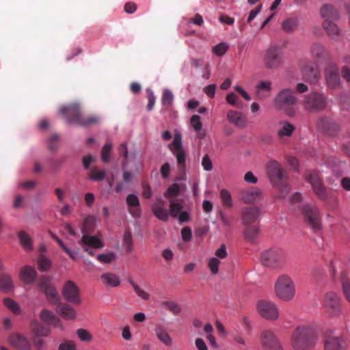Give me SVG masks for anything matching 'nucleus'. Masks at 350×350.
Masks as SVG:
<instances>
[{
    "label": "nucleus",
    "mask_w": 350,
    "mask_h": 350,
    "mask_svg": "<svg viewBox=\"0 0 350 350\" xmlns=\"http://www.w3.org/2000/svg\"><path fill=\"white\" fill-rule=\"evenodd\" d=\"M267 174L273 185L280 191V198H284L291 190L286 170L279 162L273 160L267 164Z\"/></svg>",
    "instance_id": "1"
},
{
    "label": "nucleus",
    "mask_w": 350,
    "mask_h": 350,
    "mask_svg": "<svg viewBox=\"0 0 350 350\" xmlns=\"http://www.w3.org/2000/svg\"><path fill=\"white\" fill-rule=\"evenodd\" d=\"M267 174L273 185L280 191V198H284L291 190L286 170L279 162L273 160L267 164Z\"/></svg>",
    "instance_id": "2"
},
{
    "label": "nucleus",
    "mask_w": 350,
    "mask_h": 350,
    "mask_svg": "<svg viewBox=\"0 0 350 350\" xmlns=\"http://www.w3.org/2000/svg\"><path fill=\"white\" fill-rule=\"evenodd\" d=\"M60 112L68 122L81 126L97 124L100 122L99 118L96 116L83 115L81 111V107L77 103H72L68 106L62 107Z\"/></svg>",
    "instance_id": "3"
},
{
    "label": "nucleus",
    "mask_w": 350,
    "mask_h": 350,
    "mask_svg": "<svg viewBox=\"0 0 350 350\" xmlns=\"http://www.w3.org/2000/svg\"><path fill=\"white\" fill-rule=\"evenodd\" d=\"M274 292L276 297L284 301H291L295 296V284L291 277L286 274L280 275L274 284Z\"/></svg>",
    "instance_id": "4"
},
{
    "label": "nucleus",
    "mask_w": 350,
    "mask_h": 350,
    "mask_svg": "<svg viewBox=\"0 0 350 350\" xmlns=\"http://www.w3.org/2000/svg\"><path fill=\"white\" fill-rule=\"evenodd\" d=\"M349 267H350V257L346 258L344 260L337 258L332 262V273L336 275L339 273L343 295L350 303V279L347 277L345 270Z\"/></svg>",
    "instance_id": "5"
},
{
    "label": "nucleus",
    "mask_w": 350,
    "mask_h": 350,
    "mask_svg": "<svg viewBox=\"0 0 350 350\" xmlns=\"http://www.w3.org/2000/svg\"><path fill=\"white\" fill-rule=\"evenodd\" d=\"M317 340L318 337L312 329H295L292 334V345L295 350H309Z\"/></svg>",
    "instance_id": "6"
},
{
    "label": "nucleus",
    "mask_w": 350,
    "mask_h": 350,
    "mask_svg": "<svg viewBox=\"0 0 350 350\" xmlns=\"http://www.w3.org/2000/svg\"><path fill=\"white\" fill-rule=\"evenodd\" d=\"M297 103L295 93L291 89L281 90L274 98V104L276 107L284 110L289 116H293L295 113L293 106Z\"/></svg>",
    "instance_id": "7"
},
{
    "label": "nucleus",
    "mask_w": 350,
    "mask_h": 350,
    "mask_svg": "<svg viewBox=\"0 0 350 350\" xmlns=\"http://www.w3.org/2000/svg\"><path fill=\"white\" fill-rule=\"evenodd\" d=\"M262 62L265 67L268 70L278 68L284 62L282 49L277 45L269 46L265 51Z\"/></svg>",
    "instance_id": "8"
},
{
    "label": "nucleus",
    "mask_w": 350,
    "mask_h": 350,
    "mask_svg": "<svg viewBox=\"0 0 350 350\" xmlns=\"http://www.w3.org/2000/svg\"><path fill=\"white\" fill-rule=\"evenodd\" d=\"M327 105V100L325 95L317 91L306 95L303 100L304 108L310 112L323 111Z\"/></svg>",
    "instance_id": "9"
},
{
    "label": "nucleus",
    "mask_w": 350,
    "mask_h": 350,
    "mask_svg": "<svg viewBox=\"0 0 350 350\" xmlns=\"http://www.w3.org/2000/svg\"><path fill=\"white\" fill-rule=\"evenodd\" d=\"M260 259L263 265L277 268L285 262L286 255L283 250L275 247L262 252Z\"/></svg>",
    "instance_id": "10"
},
{
    "label": "nucleus",
    "mask_w": 350,
    "mask_h": 350,
    "mask_svg": "<svg viewBox=\"0 0 350 350\" xmlns=\"http://www.w3.org/2000/svg\"><path fill=\"white\" fill-rule=\"evenodd\" d=\"M305 176L307 181L312 185L314 193L317 198L322 201H327L330 195L327 188L323 185L319 173L314 170H308Z\"/></svg>",
    "instance_id": "11"
},
{
    "label": "nucleus",
    "mask_w": 350,
    "mask_h": 350,
    "mask_svg": "<svg viewBox=\"0 0 350 350\" xmlns=\"http://www.w3.org/2000/svg\"><path fill=\"white\" fill-rule=\"evenodd\" d=\"M301 213L305 223L314 230L321 228V219L319 209L310 204L303 206Z\"/></svg>",
    "instance_id": "12"
},
{
    "label": "nucleus",
    "mask_w": 350,
    "mask_h": 350,
    "mask_svg": "<svg viewBox=\"0 0 350 350\" xmlns=\"http://www.w3.org/2000/svg\"><path fill=\"white\" fill-rule=\"evenodd\" d=\"M258 314L267 320L275 321L279 317L277 305L271 301L260 300L256 304Z\"/></svg>",
    "instance_id": "13"
},
{
    "label": "nucleus",
    "mask_w": 350,
    "mask_h": 350,
    "mask_svg": "<svg viewBox=\"0 0 350 350\" xmlns=\"http://www.w3.org/2000/svg\"><path fill=\"white\" fill-rule=\"evenodd\" d=\"M323 304L330 316L338 317L340 314L342 310L341 300L336 293L329 291L325 293Z\"/></svg>",
    "instance_id": "14"
},
{
    "label": "nucleus",
    "mask_w": 350,
    "mask_h": 350,
    "mask_svg": "<svg viewBox=\"0 0 350 350\" xmlns=\"http://www.w3.org/2000/svg\"><path fill=\"white\" fill-rule=\"evenodd\" d=\"M40 289L44 293L47 301L53 305L60 302V297L57 289L50 283V279L46 276H42L38 281Z\"/></svg>",
    "instance_id": "15"
},
{
    "label": "nucleus",
    "mask_w": 350,
    "mask_h": 350,
    "mask_svg": "<svg viewBox=\"0 0 350 350\" xmlns=\"http://www.w3.org/2000/svg\"><path fill=\"white\" fill-rule=\"evenodd\" d=\"M62 294L64 299L69 303L77 305L81 303L80 289L72 280H68L64 284Z\"/></svg>",
    "instance_id": "16"
},
{
    "label": "nucleus",
    "mask_w": 350,
    "mask_h": 350,
    "mask_svg": "<svg viewBox=\"0 0 350 350\" xmlns=\"http://www.w3.org/2000/svg\"><path fill=\"white\" fill-rule=\"evenodd\" d=\"M299 66L304 81L310 83H316L319 81V70L310 60H301Z\"/></svg>",
    "instance_id": "17"
},
{
    "label": "nucleus",
    "mask_w": 350,
    "mask_h": 350,
    "mask_svg": "<svg viewBox=\"0 0 350 350\" xmlns=\"http://www.w3.org/2000/svg\"><path fill=\"white\" fill-rule=\"evenodd\" d=\"M325 350H345L346 344L342 336L334 334L333 329H329L325 334L324 340Z\"/></svg>",
    "instance_id": "18"
},
{
    "label": "nucleus",
    "mask_w": 350,
    "mask_h": 350,
    "mask_svg": "<svg viewBox=\"0 0 350 350\" xmlns=\"http://www.w3.org/2000/svg\"><path fill=\"white\" fill-rule=\"evenodd\" d=\"M261 343L265 350H283L282 345L270 330L261 334Z\"/></svg>",
    "instance_id": "19"
},
{
    "label": "nucleus",
    "mask_w": 350,
    "mask_h": 350,
    "mask_svg": "<svg viewBox=\"0 0 350 350\" xmlns=\"http://www.w3.org/2000/svg\"><path fill=\"white\" fill-rule=\"evenodd\" d=\"M317 126L319 130L329 136L335 135L339 129L338 125L335 122L326 117L320 118L317 123Z\"/></svg>",
    "instance_id": "20"
},
{
    "label": "nucleus",
    "mask_w": 350,
    "mask_h": 350,
    "mask_svg": "<svg viewBox=\"0 0 350 350\" xmlns=\"http://www.w3.org/2000/svg\"><path fill=\"white\" fill-rule=\"evenodd\" d=\"M325 78L329 88L336 89L340 85L338 69L334 66H330L325 72Z\"/></svg>",
    "instance_id": "21"
},
{
    "label": "nucleus",
    "mask_w": 350,
    "mask_h": 350,
    "mask_svg": "<svg viewBox=\"0 0 350 350\" xmlns=\"http://www.w3.org/2000/svg\"><path fill=\"white\" fill-rule=\"evenodd\" d=\"M260 210L258 207H246L243 209L241 218L244 225H251L259 218Z\"/></svg>",
    "instance_id": "22"
},
{
    "label": "nucleus",
    "mask_w": 350,
    "mask_h": 350,
    "mask_svg": "<svg viewBox=\"0 0 350 350\" xmlns=\"http://www.w3.org/2000/svg\"><path fill=\"white\" fill-rule=\"evenodd\" d=\"M152 211L154 216L161 221H166L169 219V211L166 208L165 202L159 199L152 205Z\"/></svg>",
    "instance_id": "23"
},
{
    "label": "nucleus",
    "mask_w": 350,
    "mask_h": 350,
    "mask_svg": "<svg viewBox=\"0 0 350 350\" xmlns=\"http://www.w3.org/2000/svg\"><path fill=\"white\" fill-rule=\"evenodd\" d=\"M79 244L82 248L100 249L104 247V243L100 239L90 234H83L79 241Z\"/></svg>",
    "instance_id": "24"
},
{
    "label": "nucleus",
    "mask_w": 350,
    "mask_h": 350,
    "mask_svg": "<svg viewBox=\"0 0 350 350\" xmlns=\"http://www.w3.org/2000/svg\"><path fill=\"white\" fill-rule=\"evenodd\" d=\"M241 199L245 204L256 203L262 199L261 191L257 188L244 190L241 193Z\"/></svg>",
    "instance_id": "25"
},
{
    "label": "nucleus",
    "mask_w": 350,
    "mask_h": 350,
    "mask_svg": "<svg viewBox=\"0 0 350 350\" xmlns=\"http://www.w3.org/2000/svg\"><path fill=\"white\" fill-rule=\"evenodd\" d=\"M128 211L133 217H139L141 215L140 204L138 197L135 194H129L126 199Z\"/></svg>",
    "instance_id": "26"
},
{
    "label": "nucleus",
    "mask_w": 350,
    "mask_h": 350,
    "mask_svg": "<svg viewBox=\"0 0 350 350\" xmlns=\"http://www.w3.org/2000/svg\"><path fill=\"white\" fill-rule=\"evenodd\" d=\"M327 36L335 41H339L342 37L340 29L338 27L329 20H325L322 24Z\"/></svg>",
    "instance_id": "27"
},
{
    "label": "nucleus",
    "mask_w": 350,
    "mask_h": 350,
    "mask_svg": "<svg viewBox=\"0 0 350 350\" xmlns=\"http://www.w3.org/2000/svg\"><path fill=\"white\" fill-rule=\"evenodd\" d=\"M56 312L64 319L67 320L74 319L76 317V311L72 306L61 301L56 305Z\"/></svg>",
    "instance_id": "28"
},
{
    "label": "nucleus",
    "mask_w": 350,
    "mask_h": 350,
    "mask_svg": "<svg viewBox=\"0 0 350 350\" xmlns=\"http://www.w3.org/2000/svg\"><path fill=\"white\" fill-rule=\"evenodd\" d=\"M310 53L314 59L318 61H322L329 57V52L323 44L315 42L312 44L310 48Z\"/></svg>",
    "instance_id": "29"
},
{
    "label": "nucleus",
    "mask_w": 350,
    "mask_h": 350,
    "mask_svg": "<svg viewBox=\"0 0 350 350\" xmlns=\"http://www.w3.org/2000/svg\"><path fill=\"white\" fill-rule=\"evenodd\" d=\"M40 318L46 325L54 327L60 325L59 319L49 310L43 309L40 312Z\"/></svg>",
    "instance_id": "30"
},
{
    "label": "nucleus",
    "mask_w": 350,
    "mask_h": 350,
    "mask_svg": "<svg viewBox=\"0 0 350 350\" xmlns=\"http://www.w3.org/2000/svg\"><path fill=\"white\" fill-rule=\"evenodd\" d=\"M37 276L36 269L29 265L23 267L20 271V277L25 284H30L34 282Z\"/></svg>",
    "instance_id": "31"
},
{
    "label": "nucleus",
    "mask_w": 350,
    "mask_h": 350,
    "mask_svg": "<svg viewBox=\"0 0 350 350\" xmlns=\"http://www.w3.org/2000/svg\"><path fill=\"white\" fill-rule=\"evenodd\" d=\"M10 343L21 350H29L31 345L26 338L19 334H14L10 337Z\"/></svg>",
    "instance_id": "32"
},
{
    "label": "nucleus",
    "mask_w": 350,
    "mask_h": 350,
    "mask_svg": "<svg viewBox=\"0 0 350 350\" xmlns=\"http://www.w3.org/2000/svg\"><path fill=\"white\" fill-rule=\"evenodd\" d=\"M295 130L293 124L288 122H280L277 131L280 139H284L286 137H290Z\"/></svg>",
    "instance_id": "33"
},
{
    "label": "nucleus",
    "mask_w": 350,
    "mask_h": 350,
    "mask_svg": "<svg viewBox=\"0 0 350 350\" xmlns=\"http://www.w3.org/2000/svg\"><path fill=\"white\" fill-rule=\"evenodd\" d=\"M321 16L325 20H338L340 17L338 10L330 4L323 5L320 10Z\"/></svg>",
    "instance_id": "34"
},
{
    "label": "nucleus",
    "mask_w": 350,
    "mask_h": 350,
    "mask_svg": "<svg viewBox=\"0 0 350 350\" xmlns=\"http://www.w3.org/2000/svg\"><path fill=\"white\" fill-rule=\"evenodd\" d=\"M256 95L258 98L263 99L269 96L271 83L269 81H260L256 85Z\"/></svg>",
    "instance_id": "35"
},
{
    "label": "nucleus",
    "mask_w": 350,
    "mask_h": 350,
    "mask_svg": "<svg viewBox=\"0 0 350 350\" xmlns=\"http://www.w3.org/2000/svg\"><path fill=\"white\" fill-rule=\"evenodd\" d=\"M103 284L106 286L117 287L120 284L119 277L113 273H105L100 275Z\"/></svg>",
    "instance_id": "36"
},
{
    "label": "nucleus",
    "mask_w": 350,
    "mask_h": 350,
    "mask_svg": "<svg viewBox=\"0 0 350 350\" xmlns=\"http://www.w3.org/2000/svg\"><path fill=\"white\" fill-rule=\"evenodd\" d=\"M227 119L230 123L237 126L243 127L245 125V120L242 113L239 111L234 110L228 111Z\"/></svg>",
    "instance_id": "37"
},
{
    "label": "nucleus",
    "mask_w": 350,
    "mask_h": 350,
    "mask_svg": "<svg viewBox=\"0 0 350 350\" xmlns=\"http://www.w3.org/2000/svg\"><path fill=\"white\" fill-rule=\"evenodd\" d=\"M243 230L244 238L249 242L255 243L258 237L259 228L256 226L245 225Z\"/></svg>",
    "instance_id": "38"
},
{
    "label": "nucleus",
    "mask_w": 350,
    "mask_h": 350,
    "mask_svg": "<svg viewBox=\"0 0 350 350\" xmlns=\"http://www.w3.org/2000/svg\"><path fill=\"white\" fill-rule=\"evenodd\" d=\"M96 225V219L94 216L89 215L84 219L81 226V232L83 234H90L94 232Z\"/></svg>",
    "instance_id": "39"
},
{
    "label": "nucleus",
    "mask_w": 350,
    "mask_h": 350,
    "mask_svg": "<svg viewBox=\"0 0 350 350\" xmlns=\"http://www.w3.org/2000/svg\"><path fill=\"white\" fill-rule=\"evenodd\" d=\"M298 26V18L296 17H290L282 23V29L286 33H291L296 29Z\"/></svg>",
    "instance_id": "40"
},
{
    "label": "nucleus",
    "mask_w": 350,
    "mask_h": 350,
    "mask_svg": "<svg viewBox=\"0 0 350 350\" xmlns=\"http://www.w3.org/2000/svg\"><path fill=\"white\" fill-rule=\"evenodd\" d=\"M51 334V329H36V332L33 336V342L35 345L40 349L43 345L44 341L40 338L41 336H48Z\"/></svg>",
    "instance_id": "41"
},
{
    "label": "nucleus",
    "mask_w": 350,
    "mask_h": 350,
    "mask_svg": "<svg viewBox=\"0 0 350 350\" xmlns=\"http://www.w3.org/2000/svg\"><path fill=\"white\" fill-rule=\"evenodd\" d=\"M161 306L174 315L178 314L182 311L181 305L174 301H163Z\"/></svg>",
    "instance_id": "42"
},
{
    "label": "nucleus",
    "mask_w": 350,
    "mask_h": 350,
    "mask_svg": "<svg viewBox=\"0 0 350 350\" xmlns=\"http://www.w3.org/2000/svg\"><path fill=\"white\" fill-rule=\"evenodd\" d=\"M18 238L25 250L30 251L33 249L31 239L27 232L21 231L18 233Z\"/></svg>",
    "instance_id": "43"
},
{
    "label": "nucleus",
    "mask_w": 350,
    "mask_h": 350,
    "mask_svg": "<svg viewBox=\"0 0 350 350\" xmlns=\"http://www.w3.org/2000/svg\"><path fill=\"white\" fill-rule=\"evenodd\" d=\"M170 215L173 217H176L180 213L183 206L178 200L170 199Z\"/></svg>",
    "instance_id": "44"
},
{
    "label": "nucleus",
    "mask_w": 350,
    "mask_h": 350,
    "mask_svg": "<svg viewBox=\"0 0 350 350\" xmlns=\"http://www.w3.org/2000/svg\"><path fill=\"white\" fill-rule=\"evenodd\" d=\"M106 175L105 170H99L97 167H94L91 169L88 176L89 178L94 181H101L104 179Z\"/></svg>",
    "instance_id": "45"
},
{
    "label": "nucleus",
    "mask_w": 350,
    "mask_h": 350,
    "mask_svg": "<svg viewBox=\"0 0 350 350\" xmlns=\"http://www.w3.org/2000/svg\"><path fill=\"white\" fill-rule=\"evenodd\" d=\"M176 157L178 167L180 170L185 169L186 167V153L184 149L172 152Z\"/></svg>",
    "instance_id": "46"
},
{
    "label": "nucleus",
    "mask_w": 350,
    "mask_h": 350,
    "mask_svg": "<svg viewBox=\"0 0 350 350\" xmlns=\"http://www.w3.org/2000/svg\"><path fill=\"white\" fill-rule=\"evenodd\" d=\"M122 244L124 246L125 250L127 253H130L133 250V237L131 231L129 230H126L124 234Z\"/></svg>",
    "instance_id": "47"
},
{
    "label": "nucleus",
    "mask_w": 350,
    "mask_h": 350,
    "mask_svg": "<svg viewBox=\"0 0 350 350\" xmlns=\"http://www.w3.org/2000/svg\"><path fill=\"white\" fill-rule=\"evenodd\" d=\"M128 282L131 284V286L133 287L134 291L137 295L138 297H139L143 300H148L150 298V295L146 293L145 291L142 289L139 286L136 284L133 280L129 279Z\"/></svg>",
    "instance_id": "48"
},
{
    "label": "nucleus",
    "mask_w": 350,
    "mask_h": 350,
    "mask_svg": "<svg viewBox=\"0 0 350 350\" xmlns=\"http://www.w3.org/2000/svg\"><path fill=\"white\" fill-rule=\"evenodd\" d=\"M12 287V281L10 275H0V288L2 291H9Z\"/></svg>",
    "instance_id": "49"
},
{
    "label": "nucleus",
    "mask_w": 350,
    "mask_h": 350,
    "mask_svg": "<svg viewBox=\"0 0 350 350\" xmlns=\"http://www.w3.org/2000/svg\"><path fill=\"white\" fill-rule=\"evenodd\" d=\"M156 334L158 338L165 345L170 346L172 345V340L166 329H155Z\"/></svg>",
    "instance_id": "50"
},
{
    "label": "nucleus",
    "mask_w": 350,
    "mask_h": 350,
    "mask_svg": "<svg viewBox=\"0 0 350 350\" xmlns=\"http://www.w3.org/2000/svg\"><path fill=\"white\" fill-rule=\"evenodd\" d=\"M38 269L41 271H46L51 267V261L44 255H40L38 259Z\"/></svg>",
    "instance_id": "51"
},
{
    "label": "nucleus",
    "mask_w": 350,
    "mask_h": 350,
    "mask_svg": "<svg viewBox=\"0 0 350 350\" xmlns=\"http://www.w3.org/2000/svg\"><path fill=\"white\" fill-rule=\"evenodd\" d=\"M180 185L177 183H174L165 192L164 196L169 200L173 199V198L177 196L180 193Z\"/></svg>",
    "instance_id": "52"
},
{
    "label": "nucleus",
    "mask_w": 350,
    "mask_h": 350,
    "mask_svg": "<svg viewBox=\"0 0 350 350\" xmlns=\"http://www.w3.org/2000/svg\"><path fill=\"white\" fill-rule=\"evenodd\" d=\"M220 198L225 207L231 208L232 206V197L228 191L221 189L220 191Z\"/></svg>",
    "instance_id": "53"
},
{
    "label": "nucleus",
    "mask_w": 350,
    "mask_h": 350,
    "mask_svg": "<svg viewBox=\"0 0 350 350\" xmlns=\"http://www.w3.org/2000/svg\"><path fill=\"white\" fill-rule=\"evenodd\" d=\"M169 147L172 152L183 149L182 146V137L180 133H175L172 143L169 146Z\"/></svg>",
    "instance_id": "54"
},
{
    "label": "nucleus",
    "mask_w": 350,
    "mask_h": 350,
    "mask_svg": "<svg viewBox=\"0 0 350 350\" xmlns=\"http://www.w3.org/2000/svg\"><path fill=\"white\" fill-rule=\"evenodd\" d=\"M4 305L14 314H17L20 312L19 305L10 298H5L3 300Z\"/></svg>",
    "instance_id": "55"
},
{
    "label": "nucleus",
    "mask_w": 350,
    "mask_h": 350,
    "mask_svg": "<svg viewBox=\"0 0 350 350\" xmlns=\"http://www.w3.org/2000/svg\"><path fill=\"white\" fill-rule=\"evenodd\" d=\"M174 100V95L171 90L168 89L164 90L163 92L161 103L163 105L171 106Z\"/></svg>",
    "instance_id": "56"
},
{
    "label": "nucleus",
    "mask_w": 350,
    "mask_h": 350,
    "mask_svg": "<svg viewBox=\"0 0 350 350\" xmlns=\"http://www.w3.org/2000/svg\"><path fill=\"white\" fill-rule=\"evenodd\" d=\"M112 150V144L109 143L105 144L101 150V159L104 163L110 161V155Z\"/></svg>",
    "instance_id": "57"
},
{
    "label": "nucleus",
    "mask_w": 350,
    "mask_h": 350,
    "mask_svg": "<svg viewBox=\"0 0 350 350\" xmlns=\"http://www.w3.org/2000/svg\"><path fill=\"white\" fill-rule=\"evenodd\" d=\"M220 260L215 257L211 258L208 261V267L209 268L212 274H217L219 271V266Z\"/></svg>",
    "instance_id": "58"
},
{
    "label": "nucleus",
    "mask_w": 350,
    "mask_h": 350,
    "mask_svg": "<svg viewBox=\"0 0 350 350\" xmlns=\"http://www.w3.org/2000/svg\"><path fill=\"white\" fill-rule=\"evenodd\" d=\"M97 260L102 263H110L116 259V254L113 252L98 254Z\"/></svg>",
    "instance_id": "59"
},
{
    "label": "nucleus",
    "mask_w": 350,
    "mask_h": 350,
    "mask_svg": "<svg viewBox=\"0 0 350 350\" xmlns=\"http://www.w3.org/2000/svg\"><path fill=\"white\" fill-rule=\"evenodd\" d=\"M228 44L225 42H221L213 48V52L218 56H222L228 49Z\"/></svg>",
    "instance_id": "60"
},
{
    "label": "nucleus",
    "mask_w": 350,
    "mask_h": 350,
    "mask_svg": "<svg viewBox=\"0 0 350 350\" xmlns=\"http://www.w3.org/2000/svg\"><path fill=\"white\" fill-rule=\"evenodd\" d=\"M191 126L196 131H199L202 129V122L200 116L198 115H193L191 116L190 120Z\"/></svg>",
    "instance_id": "61"
},
{
    "label": "nucleus",
    "mask_w": 350,
    "mask_h": 350,
    "mask_svg": "<svg viewBox=\"0 0 350 350\" xmlns=\"http://www.w3.org/2000/svg\"><path fill=\"white\" fill-rule=\"evenodd\" d=\"M77 334L82 341H90L92 338V334L87 329H77Z\"/></svg>",
    "instance_id": "62"
},
{
    "label": "nucleus",
    "mask_w": 350,
    "mask_h": 350,
    "mask_svg": "<svg viewBox=\"0 0 350 350\" xmlns=\"http://www.w3.org/2000/svg\"><path fill=\"white\" fill-rule=\"evenodd\" d=\"M58 135L54 134L51 136V137L48 140V146L49 148L51 151H55L57 149V146L56 144L57 141L58 140Z\"/></svg>",
    "instance_id": "63"
},
{
    "label": "nucleus",
    "mask_w": 350,
    "mask_h": 350,
    "mask_svg": "<svg viewBox=\"0 0 350 350\" xmlns=\"http://www.w3.org/2000/svg\"><path fill=\"white\" fill-rule=\"evenodd\" d=\"M182 239L185 242L191 241L192 238V232L189 228L185 227L181 230Z\"/></svg>",
    "instance_id": "64"
}]
</instances>
